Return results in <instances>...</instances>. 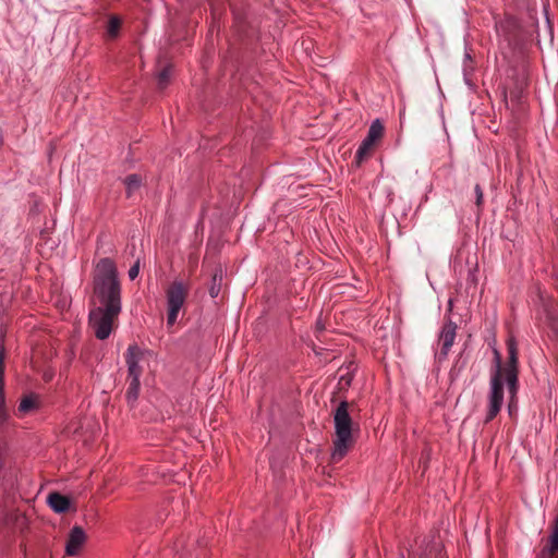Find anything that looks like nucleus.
<instances>
[{
  "label": "nucleus",
  "instance_id": "nucleus-13",
  "mask_svg": "<svg viewBox=\"0 0 558 558\" xmlns=\"http://www.w3.org/2000/svg\"><path fill=\"white\" fill-rule=\"evenodd\" d=\"M222 279H223V270L221 267H217L213 274L211 282L209 286V295L211 298H217L221 291L222 286Z\"/></svg>",
  "mask_w": 558,
  "mask_h": 558
},
{
  "label": "nucleus",
  "instance_id": "nucleus-14",
  "mask_svg": "<svg viewBox=\"0 0 558 558\" xmlns=\"http://www.w3.org/2000/svg\"><path fill=\"white\" fill-rule=\"evenodd\" d=\"M384 124L379 119H376L372 122L365 140L376 144L384 136Z\"/></svg>",
  "mask_w": 558,
  "mask_h": 558
},
{
  "label": "nucleus",
  "instance_id": "nucleus-10",
  "mask_svg": "<svg viewBox=\"0 0 558 558\" xmlns=\"http://www.w3.org/2000/svg\"><path fill=\"white\" fill-rule=\"evenodd\" d=\"M47 502L49 507L56 512V513H64L70 509L71 500L69 497L53 492L48 495Z\"/></svg>",
  "mask_w": 558,
  "mask_h": 558
},
{
  "label": "nucleus",
  "instance_id": "nucleus-8",
  "mask_svg": "<svg viewBox=\"0 0 558 558\" xmlns=\"http://www.w3.org/2000/svg\"><path fill=\"white\" fill-rule=\"evenodd\" d=\"M457 324L453 323L451 319L446 322L444 326L441 327L440 333H439V342L441 344L440 348V357L446 359L457 335Z\"/></svg>",
  "mask_w": 558,
  "mask_h": 558
},
{
  "label": "nucleus",
  "instance_id": "nucleus-18",
  "mask_svg": "<svg viewBox=\"0 0 558 558\" xmlns=\"http://www.w3.org/2000/svg\"><path fill=\"white\" fill-rule=\"evenodd\" d=\"M37 408L36 398L33 395L24 397L20 404H19V411L22 413H28Z\"/></svg>",
  "mask_w": 558,
  "mask_h": 558
},
{
  "label": "nucleus",
  "instance_id": "nucleus-2",
  "mask_svg": "<svg viewBox=\"0 0 558 558\" xmlns=\"http://www.w3.org/2000/svg\"><path fill=\"white\" fill-rule=\"evenodd\" d=\"M350 403L344 399L339 402L333 412L335 438L330 462H340L354 446L353 421L349 413Z\"/></svg>",
  "mask_w": 558,
  "mask_h": 558
},
{
  "label": "nucleus",
  "instance_id": "nucleus-4",
  "mask_svg": "<svg viewBox=\"0 0 558 558\" xmlns=\"http://www.w3.org/2000/svg\"><path fill=\"white\" fill-rule=\"evenodd\" d=\"M121 311L94 306L89 311L88 324L94 330L95 337L99 340H106L113 330V324L118 319Z\"/></svg>",
  "mask_w": 558,
  "mask_h": 558
},
{
  "label": "nucleus",
  "instance_id": "nucleus-24",
  "mask_svg": "<svg viewBox=\"0 0 558 558\" xmlns=\"http://www.w3.org/2000/svg\"><path fill=\"white\" fill-rule=\"evenodd\" d=\"M315 329L317 332H322L323 330H325V326L320 320H318L316 322Z\"/></svg>",
  "mask_w": 558,
  "mask_h": 558
},
{
  "label": "nucleus",
  "instance_id": "nucleus-16",
  "mask_svg": "<svg viewBox=\"0 0 558 558\" xmlns=\"http://www.w3.org/2000/svg\"><path fill=\"white\" fill-rule=\"evenodd\" d=\"M375 146V143H372L367 140H363L361 145L359 146L356 154H355V161L360 166L363 160L369 156L373 147Z\"/></svg>",
  "mask_w": 558,
  "mask_h": 558
},
{
  "label": "nucleus",
  "instance_id": "nucleus-12",
  "mask_svg": "<svg viewBox=\"0 0 558 558\" xmlns=\"http://www.w3.org/2000/svg\"><path fill=\"white\" fill-rule=\"evenodd\" d=\"M123 183L125 185L126 197L130 198L134 194V192L142 186L143 178L138 173H132L125 177Z\"/></svg>",
  "mask_w": 558,
  "mask_h": 558
},
{
  "label": "nucleus",
  "instance_id": "nucleus-9",
  "mask_svg": "<svg viewBox=\"0 0 558 558\" xmlns=\"http://www.w3.org/2000/svg\"><path fill=\"white\" fill-rule=\"evenodd\" d=\"M86 542V534L82 526L74 525L70 533L65 545V554L68 556H76Z\"/></svg>",
  "mask_w": 558,
  "mask_h": 558
},
{
  "label": "nucleus",
  "instance_id": "nucleus-21",
  "mask_svg": "<svg viewBox=\"0 0 558 558\" xmlns=\"http://www.w3.org/2000/svg\"><path fill=\"white\" fill-rule=\"evenodd\" d=\"M494 353V362H495V372L493 375H499V378H504L505 366L501 365V354L497 348L493 349Z\"/></svg>",
  "mask_w": 558,
  "mask_h": 558
},
{
  "label": "nucleus",
  "instance_id": "nucleus-20",
  "mask_svg": "<svg viewBox=\"0 0 558 558\" xmlns=\"http://www.w3.org/2000/svg\"><path fill=\"white\" fill-rule=\"evenodd\" d=\"M170 75H171V66L167 65L165 66L157 75L158 81V87L160 89H163L168 86L170 82Z\"/></svg>",
  "mask_w": 558,
  "mask_h": 558
},
{
  "label": "nucleus",
  "instance_id": "nucleus-11",
  "mask_svg": "<svg viewBox=\"0 0 558 558\" xmlns=\"http://www.w3.org/2000/svg\"><path fill=\"white\" fill-rule=\"evenodd\" d=\"M356 369V366L351 363L345 368L341 367L340 372L345 371L340 375L339 381H338V389L339 390H348L349 387L352 384V380L354 378V371Z\"/></svg>",
  "mask_w": 558,
  "mask_h": 558
},
{
  "label": "nucleus",
  "instance_id": "nucleus-15",
  "mask_svg": "<svg viewBox=\"0 0 558 558\" xmlns=\"http://www.w3.org/2000/svg\"><path fill=\"white\" fill-rule=\"evenodd\" d=\"M375 146V143H372L367 140H363L361 145L359 146L356 154H355V161L360 166L363 160L369 156L373 147Z\"/></svg>",
  "mask_w": 558,
  "mask_h": 558
},
{
  "label": "nucleus",
  "instance_id": "nucleus-5",
  "mask_svg": "<svg viewBox=\"0 0 558 558\" xmlns=\"http://www.w3.org/2000/svg\"><path fill=\"white\" fill-rule=\"evenodd\" d=\"M506 344L508 359L505 365L504 383H507L511 398H514L519 389V352L515 337L510 336Z\"/></svg>",
  "mask_w": 558,
  "mask_h": 558
},
{
  "label": "nucleus",
  "instance_id": "nucleus-22",
  "mask_svg": "<svg viewBox=\"0 0 558 558\" xmlns=\"http://www.w3.org/2000/svg\"><path fill=\"white\" fill-rule=\"evenodd\" d=\"M475 195H476V206L481 207L484 199V193L480 184H476L474 187Z\"/></svg>",
  "mask_w": 558,
  "mask_h": 558
},
{
  "label": "nucleus",
  "instance_id": "nucleus-7",
  "mask_svg": "<svg viewBox=\"0 0 558 558\" xmlns=\"http://www.w3.org/2000/svg\"><path fill=\"white\" fill-rule=\"evenodd\" d=\"M488 401L485 423H489L497 416L504 403V378H499L498 374L492 375Z\"/></svg>",
  "mask_w": 558,
  "mask_h": 558
},
{
  "label": "nucleus",
  "instance_id": "nucleus-23",
  "mask_svg": "<svg viewBox=\"0 0 558 558\" xmlns=\"http://www.w3.org/2000/svg\"><path fill=\"white\" fill-rule=\"evenodd\" d=\"M140 272V260H136L135 264L129 269V278L134 280Z\"/></svg>",
  "mask_w": 558,
  "mask_h": 558
},
{
  "label": "nucleus",
  "instance_id": "nucleus-6",
  "mask_svg": "<svg viewBox=\"0 0 558 558\" xmlns=\"http://www.w3.org/2000/svg\"><path fill=\"white\" fill-rule=\"evenodd\" d=\"M187 293V288L184 286L182 281H174L168 288L166 292L168 305V326H173L175 324L178 314L186 300Z\"/></svg>",
  "mask_w": 558,
  "mask_h": 558
},
{
  "label": "nucleus",
  "instance_id": "nucleus-17",
  "mask_svg": "<svg viewBox=\"0 0 558 558\" xmlns=\"http://www.w3.org/2000/svg\"><path fill=\"white\" fill-rule=\"evenodd\" d=\"M121 24H122V21L119 16L111 15L109 17L108 25H107V35L109 38L113 39V38L118 37Z\"/></svg>",
  "mask_w": 558,
  "mask_h": 558
},
{
  "label": "nucleus",
  "instance_id": "nucleus-26",
  "mask_svg": "<svg viewBox=\"0 0 558 558\" xmlns=\"http://www.w3.org/2000/svg\"><path fill=\"white\" fill-rule=\"evenodd\" d=\"M465 60H469V61H471V60H472V59H471V54H470V53H468V52L465 53Z\"/></svg>",
  "mask_w": 558,
  "mask_h": 558
},
{
  "label": "nucleus",
  "instance_id": "nucleus-19",
  "mask_svg": "<svg viewBox=\"0 0 558 558\" xmlns=\"http://www.w3.org/2000/svg\"><path fill=\"white\" fill-rule=\"evenodd\" d=\"M547 550L550 556L558 551V517L554 522L553 531L549 536V547Z\"/></svg>",
  "mask_w": 558,
  "mask_h": 558
},
{
  "label": "nucleus",
  "instance_id": "nucleus-3",
  "mask_svg": "<svg viewBox=\"0 0 558 558\" xmlns=\"http://www.w3.org/2000/svg\"><path fill=\"white\" fill-rule=\"evenodd\" d=\"M144 351L136 344H130L125 353V362L128 365L129 386L125 398L130 404H133L140 395L142 367L140 361L143 359Z\"/></svg>",
  "mask_w": 558,
  "mask_h": 558
},
{
  "label": "nucleus",
  "instance_id": "nucleus-25",
  "mask_svg": "<svg viewBox=\"0 0 558 558\" xmlns=\"http://www.w3.org/2000/svg\"><path fill=\"white\" fill-rule=\"evenodd\" d=\"M5 418H7V414H5V410H4V405H3L1 408V412H0V423H2Z\"/></svg>",
  "mask_w": 558,
  "mask_h": 558
},
{
  "label": "nucleus",
  "instance_id": "nucleus-1",
  "mask_svg": "<svg viewBox=\"0 0 558 558\" xmlns=\"http://www.w3.org/2000/svg\"><path fill=\"white\" fill-rule=\"evenodd\" d=\"M90 303L98 307L122 311L118 269L109 257L100 258L95 266Z\"/></svg>",
  "mask_w": 558,
  "mask_h": 558
}]
</instances>
